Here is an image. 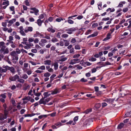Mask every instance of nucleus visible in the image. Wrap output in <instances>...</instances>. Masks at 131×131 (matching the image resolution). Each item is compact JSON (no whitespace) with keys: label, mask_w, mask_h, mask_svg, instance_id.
<instances>
[{"label":"nucleus","mask_w":131,"mask_h":131,"mask_svg":"<svg viewBox=\"0 0 131 131\" xmlns=\"http://www.w3.org/2000/svg\"><path fill=\"white\" fill-rule=\"evenodd\" d=\"M19 32L21 35L23 36H25L26 35V33L29 32H31L33 30V28L30 26L28 27L25 28L24 30L23 27L21 26L19 28Z\"/></svg>","instance_id":"f257e3e1"},{"label":"nucleus","mask_w":131,"mask_h":131,"mask_svg":"<svg viewBox=\"0 0 131 131\" xmlns=\"http://www.w3.org/2000/svg\"><path fill=\"white\" fill-rule=\"evenodd\" d=\"M6 48V46L4 42H0V51L1 52L3 53L4 54L8 53L9 52L8 49Z\"/></svg>","instance_id":"f03ea898"},{"label":"nucleus","mask_w":131,"mask_h":131,"mask_svg":"<svg viewBox=\"0 0 131 131\" xmlns=\"http://www.w3.org/2000/svg\"><path fill=\"white\" fill-rule=\"evenodd\" d=\"M9 112H4V114L0 113V121H3L7 118Z\"/></svg>","instance_id":"7ed1b4c3"},{"label":"nucleus","mask_w":131,"mask_h":131,"mask_svg":"<svg viewBox=\"0 0 131 131\" xmlns=\"http://www.w3.org/2000/svg\"><path fill=\"white\" fill-rule=\"evenodd\" d=\"M3 67L5 68H6L7 69V70H9L12 73H15V69L13 67H9L7 66H3Z\"/></svg>","instance_id":"20e7f679"},{"label":"nucleus","mask_w":131,"mask_h":131,"mask_svg":"<svg viewBox=\"0 0 131 131\" xmlns=\"http://www.w3.org/2000/svg\"><path fill=\"white\" fill-rule=\"evenodd\" d=\"M76 30V28L74 27H72L67 29L66 30V31H67V33L69 34H71L72 33V32H73Z\"/></svg>","instance_id":"39448f33"},{"label":"nucleus","mask_w":131,"mask_h":131,"mask_svg":"<svg viewBox=\"0 0 131 131\" xmlns=\"http://www.w3.org/2000/svg\"><path fill=\"white\" fill-rule=\"evenodd\" d=\"M80 61V59L78 58H75L72 60L69 64H70L73 65L74 64L78 63Z\"/></svg>","instance_id":"423d86ee"},{"label":"nucleus","mask_w":131,"mask_h":131,"mask_svg":"<svg viewBox=\"0 0 131 131\" xmlns=\"http://www.w3.org/2000/svg\"><path fill=\"white\" fill-rule=\"evenodd\" d=\"M19 77L18 76L17 74H16L14 77H10L9 78V79L10 80L12 81H15L16 80H18Z\"/></svg>","instance_id":"0eeeda50"},{"label":"nucleus","mask_w":131,"mask_h":131,"mask_svg":"<svg viewBox=\"0 0 131 131\" xmlns=\"http://www.w3.org/2000/svg\"><path fill=\"white\" fill-rule=\"evenodd\" d=\"M45 98H44V97H42L41 99H40V101H39V104H46V102H45V101H44V99Z\"/></svg>","instance_id":"6e6552de"},{"label":"nucleus","mask_w":131,"mask_h":131,"mask_svg":"<svg viewBox=\"0 0 131 131\" xmlns=\"http://www.w3.org/2000/svg\"><path fill=\"white\" fill-rule=\"evenodd\" d=\"M4 103V104L3 105V107L4 108V112H8L9 110H7V109H6L7 106L6 103Z\"/></svg>","instance_id":"1a4fd4ad"},{"label":"nucleus","mask_w":131,"mask_h":131,"mask_svg":"<svg viewBox=\"0 0 131 131\" xmlns=\"http://www.w3.org/2000/svg\"><path fill=\"white\" fill-rule=\"evenodd\" d=\"M128 117H131V111L126 113L124 116V118Z\"/></svg>","instance_id":"9d476101"},{"label":"nucleus","mask_w":131,"mask_h":131,"mask_svg":"<svg viewBox=\"0 0 131 131\" xmlns=\"http://www.w3.org/2000/svg\"><path fill=\"white\" fill-rule=\"evenodd\" d=\"M44 64L45 65H50L51 61L49 60H47L44 61Z\"/></svg>","instance_id":"9b49d317"},{"label":"nucleus","mask_w":131,"mask_h":131,"mask_svg":"<svg viewBox=\"0 0 131 131\" xmlns=\"http://www.w3.org/2000/svg\"><path fill=\"white\" fill-rule=\"evenodd\" d=\"M9 8L11 11H13L12 14L13 15L14 14H15V7L14 6H11L9 7Z\"/></svg>","instance_id":"f8f14e48"},{"label":"nucleus","mask_w":131,"mask_h":131,"mask_svg":"<svg viewBox=\"0 0 131 131\" xmlns=\"http://www.w3.org/2000/svg\"><path fill=\"white\" fill-rule=\"evenodd\" d=\"M16 19L15 18H13L11 20H7V21H8V22L9 23V24H13L14 22H15L16 21Z\"/></svg>","instance_id":"ddd939ff"},{"label":"nucleus","mask_w":131,"mask_h":131,"mask_svg":"<svg viewBox=\"0 0 131 131\" xmlns=\"http://www.w3.org/2000/svg\"><path fill=\"white\" fill-rule=\"evenodd\" d=\"M53 65L54 66V69L55 70H57L58 69V65L57 62L54 63Z\"/></svg>","instance_id":"4468645a"},{"label":"nucleus","mask_w":131,"mask_h":131,"mask_svg":"<svg viewBox=\"0 0 131 131\" xmlns=\"http://www.w3.org/2000/svg\"><path fill=\"white\" fill-rule=\"evenodd\" d=\"M111 34L108 33L107 34V37L105 38L103 40V41H106V40L109 39L110 37V36H111Z\"/></svg>","instance_id":"2eb2a0df"},{"label":"nucleus","mask_w":131,"mask_h":131,"mask_svg":"<svg viewBox=\"0 0 131 131\" xmlns=\"http://www.w3.org/2000/svg\"><path fill=\"white\" fill-rule=\"evenodd\" d=\"M125 1H122L120 2L119 5H118L117 7H122L123 6V4H125Z\"/></svg>","instance_id":"dca6fc26"},{"label":"nucleus","mask_w":131,"mask_h":131,"mask_svg":"<svg viewBox=\"0 0 131 131\" xmlns=\"http://www.w3.org/2000/svg\"><path fill=\"white\" fill-rule=\"evenodd\" d=\"M32 98V97L30 96H28L26 97L23 99L22 100H26L27 101H30L31 99Z\"/></svg>","instance_id":"f3484780"},{"label":"nucleus","mask_w":131,"mask_h":131,"mask_svg":"<svg viewBox=\"0 0 131 131\" xmlns=\"http://www.w3.org/2000/svg\"><path fill=\"white\" fill-rule=\"evenodd\" d=\"M7 71V69L6 68L3 69L2 68L0 67V73L5 72Z\"/></svg>","instance_id":"a211bd4d"},{"label":"nucleus","mask_w":131,"mask_h":131,"mask_svg":"<svg viewBox=\"0 0 131 131\" xmlns=\"http://www.w3.org/2000/svg\"><path fill=\"white\" fill-rule=\"evenodd\" d=\"M124 124L123 123H121L119 124L118 125L117 127V128L118 129H122L124 126Z\"/></svg>","instance_id":"6ab92c4d"},{"label":"nucleus","mask_w":131,"mask_h":131,"mask_svg":"<svg viewBox=\"0 0 131 131\" xmlns=\"http://www.w3.org/2000/svg\"><path fill=\"white\" fill-rule=\"evenodd\" d=\"M92 111V109L91 108L88 109L84 112L83 113H85L86 114H88L90 112H91Z\"/></svg>","instance_id":"aec40b11"},{"label":"nucleus","mask_w":131,"mask_h":131,"mask_svg":"<svg viewBox=\"0 0 131 131\" xmlns=\"http://www.w3.org/2000/svg\"><path fill=\"white\" fill-rule=\"evenodd\" d=\"M9 2L8 1H6L4 2H3L2 3V5L7 6L9 5Z\"/></svg>","instance_id":"412c9836"},{"label":"nucleus","mask_w":131,"mask_h":131,"mask_svg":"<svg viewBox=\"0 0 131 131\" xmlns=\"http://www.w3.org/2000/svg\"><path fill=\"white\" fill-rule=\"evenodd\" d=\"M18 55L17 54L15 56H12V59L13 60H16V61H17L18 59Z\"/></svg>","instance_id":"4be33fe9"},{"label":"nucleus","mask_w":131,"mask_h":131,"mask_svg":"<svg viewBox=\"0 0 131 131\" xmlns=\"http://www.w3.org/2000/svg\"><path fill=\"white\" fill-rule=\"evenodd\" d=\"M112 52L113 53V54H115L116 53L117 54L118 53V49L115 48L114 49L112 50Z\"/></svg>","instance_id":"5701e85b"},{"label":"nucleus","mask_w":131,"mask_h":131,"mask_svg":"<svg viewBox=\"0 0 131 131\" xmlns=\"http://www.w3.org/2000/svg\"><path fill=\"white\" fill-rule=\"evenodd\" d=\"M78 116H76L75 117H74V118L73 119V121H74V122L73 123L72 125H74L76 123H75V122H76L77 121H78Z\"/></svg>","instance_id":"b1692460"},{"label":"nucleus","mask_w":131,"mask_h":131,"mask_svg":"<svg viewBox=\"0 0 131 131\" xmlns=\"http://www.w3.org/2000/svg\"><path fill=\"white\" fill-rule=\"evenodd\" d=\"M97 64L98 65H101L102 66L101 67L103 66H105V63H104L103 62H98L97 63Z\"/></svg>","instance_id":"393cba45"},{"label":"nucleus","mask_w":131,"mask_h":131,"mask_svg":"<svg viewBox=\"0 0 131 131\" xmlns=\"http://www.w3.org/2000/svg\"><path fill=\"white\" fill-rule=\"evenodd\" d=\"M36 23L38 24L39 26H41V20L40 19H38L37 20V22H36Z\"/></svg>","instance_id":"a878e982"},{"label":"nucleus","mask_w":131,"mask_h":131,"mask_svg":"<svg viewBox=\"0 0 131 131\" xmlns=\"http://www.w3.org/2000/svg\"><path fill=\"white\" fill-rule=\"evenodd\" d=\"M6 93H5L4 94H1L0 95V97L5 99L6 98Z\"/></svg>","instance_id":"bb28decb"},{"label":"nucleus","mask_w":131,"mask_h":131,"mask_svg":"<svg viewBox=\"0 0 131 131\" xmlns=\"http://www.w3.org/2000/svg\"><path fill=\"white\" fill-rule=\"evenodd\" d=\"M10 54L12 57L13 56H15L17 54L15 51H13L10 52Z\"/></svg>","instance_id":"cd10ccee"},{"label":"nucleus","mask_w":131,"mask_h":131,"mask_svg":"<svg viewBox=\"0 0 131 131\" xmlns=\"http://www.w3.org/2000/svg\"><path fill=\"white\" fill-rule=\"evenodd\" d=\"M43 95H44V98H46L47 97H48L50 95V94H48V93L47 92H45L43 94Z\"/></svg>","instance_id":"c85d7f7f"},{"label":"nucleus","mask_w":131,"mask_h":131,"mask_svg":"<svg viewBox=\"0 0 131 131\" xmlns=\"http://www.w3.org/2000/svg\"><path fill=\"white\" fill-rule=\"evenodd\" d=\"M59 92L58 90L56 89H55L51 93V94L52 95H53L57 94Z\"/></svg>","instance_id":"c756f323"},{"label":"nucleus","mask_w":131,"mask_h":131,"mask_svg":"<svg viewBox=\"0 0 131 131\" xmlns=\"http://www.w3.org/2000/svg\"><path fill=\"white\" fill-rule=\"evenodd\" d=\"M101 106V104L100 103H97L95 105V107L96 109H98Z\"/></svg>","instance_id":"7c9ffc66"},{"label":"nucleus","mask_w":131,"mask_h":131,"mask_svg":"<svg viewBox=\"0 0 131 131\" xmlns=\"http://www.w3.org/2000/svg\"><path fill=\"white\" fill-rule=\"evenodd\" d=\"M40 42L43 43H45L47 42V40L45 39H42L41 40Z\"/></svg>","instance_id":"2f4dec72"},{"label":"nucleus","mask_w":131,"mask_h":131,"mask_svg":"<svg viewBox=\"0 0 131 131\" xmlns=\"http://www.w3.org/2000/svg\"><path fill=\"white\" fill-rule=\"evenodd\" d=\"M115 10V9L114 8H113L112 9L111 8H109L107 9L106 10V11L107 12H109V11H110V12H113Z\"/></svg>","instance_id":"473e14b6"},{"label":"nucleus","mask_w":131,"mask_h":131,"mask_svg":"<svg viewBox=\"0 0 131 131\" xmlns=\"http://www.w3.org/2000/svg\"><path fill=\"white\" fill-rule=\"evenodd\" d=\"M74 48L75 49L80 50L81 48V47L79 45L77 44L75 46Z\"/></svg>","instance_id":"72a5a7b5"},{"label":"nucleus","mask_w":131,"mask_h":131,"mask_svg":"<svg viewBox=\"0 0 131 131\" xmlns=\"http://www.w3.org/2000/svg\"><path fill=\"white\" fill-rule=\"evenodd\" d=\"M34 38L33 37H30L28 39V42L29 43L32 42L34 41Z\"/></svg>","instance_id":"f704fd0d"},{"label":"nucleus","mask_w":131,"mask_h":131,"mask_svg":"<svg viewBox=\"0 0 131 131\" xmlns=\"http://www.w3.org/2000/svg\"><path fill=\"white\" fill-rule=\"evenodd\" d=\"M36 33L37 35L38 36H41L42 37V36H44V35L40 33V32L38 31L36 32Z\"/></svg>","instance_id":"c9c22d12"},{"label":"nucleus","mask_w":131,"mask_h":131,"mask_svg":"<svg viewBox=\"0 0 131 131\" xmlns=\"http://www.w3.org/2000/svg\"><path fill=\"white\" fill-rule=\"evenodd\" d=\"M69 52L71 53L74 54L75 53L74 49V48H73L71 49H70Z\"/></svg>","instance_id":"e433bc0d"},{"label":"nucleus","mask_w":131,"mask_h":131,"mask_svg":"<svg viewBox=\"0 0 131 131\" xmlns=\"http://www.w3.org/2000/svg\"><path fill=\"white\" fill-rule=\"evenodd\" d=\"M115 100L114 99H107V102H108L110 103H112Z\"/></svg>","instance_id":"4c0bfd02"},{"label":"nucleus","mask_w":131,"mask_h":131,"mask_svg":"<svg viewBox=\"0 0 131 131\" xmlns=\"http://www.w3.org/2000/svg\"><path fill=\"white\" fill-rule=\"evenodd\" d=\"M69 36V35L67 34H64L62 35L61 37L63 38H66L68 37Z\"/></svg>","instance_id":"58836bf2"},{"label":"nucleus","mask_w":131,"mask_h":131,"mask_svg":"<svg viewBox=\"0 0 131 131\" xmlns=\"http://www.w3.org/2000/svg\"><path fill=\"white\" fill-rule=\"evenodd\" d=\"M102 2H101L99 3V4H98V9L99 10H101V8L102 7Z\"/></svg>","instance_id":"ea45409f"},{"label":"nucleus","mask_w":131,"mask_h":131,"mask_svg":"<svg viewBox=\"0 0 131 131\" xmlns=\"http://www.w3.org/2000/svg\"><path fill=\"white\" fill-rule=\"evenodd\" d=\"M42 38H45L48 39H50V37L48 36H47L46 34L45 35V36H42Z\"/></svg>","instance_id":"a19ab883"},{"label":"nucleus","mask_w":131,"mask_h":131,"mask_svg":"<svg viewBox=\"0 0 131 131\" xmlns=\"http://www.w3.org/2000/svg\"><path fill=\"white\" fill-rule=\"evenodd\" d=\"M51 41L53 42H55L58 41V40L56 38H53L52 39Z\"/></svg>","instance_id":"79ce46f5"},{"label":"nucleus","mask_w":131,"mask_h":131,"mask_svg":"<svg viewBox=\"0 0 131 131\" xmlns=\"http://www.w3.org/2000/svg\"><path fill=\"white\" fill-rule=\"evenodd\" d=\"M69 24H73L74 23V22L71 19H69L67 20Z\"/></svg>","instance_id":"37998d69"},{"label":"nucleus","mask_w":131,"mask_h":131,"mask_svg":"<svg viewBox=\"0 0 131 131\" xmlns=\"http://www.w3.org/2000/svg\"><path fill=\"white\" fill-rule=\"evenodd\" d=\"M18 81L20 83H24L25 81L24 80L22 79H20L19 78Z\"/></svg>","instance_id":"c03bdc74"},{"label":"nucleus","mask_w":131,"mask_h":131,"mask_svg":"<svg viewBox=\"0 0 131 131\" xmlns=\"http://www.w3.org/2000/svg\"><path fill=\"white\" fill-rule=\"evenodd\" d=\"M92 64L90 62L86 61L85 62V67L86 66H90Z\"/></svg>","instance_id":"a18cd8bd"},{"label":"nucleus","mask_w":131,"mask_h":131,"mask_svg":"<svg viewBox=\"0 0 131 131\" xmlns=\"http://www.w3.org/2000/svg\"><path fill=\"white\" fill-rule=\"evenodd\" d=\"M21 52V49L20 50L18 48H17L16 49V53L18 54H20Z\"/></svg>","instance_id":"49530a36"},{"label":"nucleus","mask_w":131,"mask_h":131,"mask_svg":"<svg viewBox=\"0 0 131 131\" xmlns=\"http://www.w3.org/2000/svg\"><path fill=\"white\" fill-rule=\"evenodd\" d=\"M92 31V30L89 29L85 33V35H88L90 34Z\"/></svg>","instance_id":"de8ad7c7"},{"label":"nucleus","mask_w":131,"mask_h":131,"mask_svg":"<svg viewBox=\"0 0 131 131\" xmlns=\"http://www.w3.org/2000/svg\"><path fill=\"white\" fill-rule=\"evenodd\" d=\"M28 77L26 74H24L22 77H21V78H22L24 79H26L28 78Z\"/></svg>","instance_id":"09e8293b"},{"label":"nucleus","mask_w":131,"mask_h":131,"mask_svg":"<svg viewBox=\"0 0 131 131\" xmlns=\"http://www.w3.org/2000/svg\"><path fill=\"white\" fill-rule=\"evenodd\" d=\"M21 87L22 85L20 83H18L16 85V87L17 88L19 89H21Z\"/></svg>","instance_id":"8fccbe9b"},{"label":"nucleus","mask_w":131,"mask_h":131,"mask_svg":"<svg viewBox=\"0 0 131 131\" xmlns=\"http://www.w3.org/2000/svg\"><path fill=\"white\" fill-rule=\"evenodd\" d=\"M39 40L38 38L34 39V42L35 43H37L39 42Z\"/></svg>","instance_id":"3c124183"},{"label":"nucleus","mask_w":131,"mask_h":131,"mask_svg":"<svg viewBox=\"0 0 131 131\" xmlns=\"http://www.w3.org/2000/svg\"><path fill=\"white\" fill-rule=\"evenodd\" d=\"M80 63L81 64L82 66L85 67V62H84L83 60L81 61Z\"/></svg>","instance_id":"603ef678"},{"label":"nucleus","mask_w":131,"mask_h":131,"mask_svg":"<svg viewBox=\"0 0 131 131\" xmlns=\"http://www.w3.org/2000/svg\"><path fill=\"white\" fill-rule=\"evenodd\" d=\"M55 125H56L57 126H60L62 125V123L60 122H58L57 123L55 124Z\"/></svg>","instance_id":"864d4df0"},{"label":"nucleus","mask_w":131,"mask_h":131,"mask_svg":"<svg viewBox=\"0 0 131 131\" xmlns=\"http://www.w3.org/2000/svg\"><path fill=\"white\" fill-rule=\"evenodd\" d=\"M63 41H67L66 42H65L64 45V46H68L69 44V43L66 40H63Z\"/></svg>","instance_id":"5fc2aeb1"},{"label":"nucleus","mask_w":131,"mask_h":131,"mask_svg":"<svg viewBox=\"0 0 131 131\" xmlns=\"http://www.w3.org/2000/svg\"><path fill=\"white\" fill-rule=\"evenodd\" d=\"M24 47L25 49H30V47L29 46V44L24 46Z\"/></svg>","instance_id":"6e6d98bb"},{"label":"nucleus","mask_w":131,"mask_h":131,"mask_svg":"<svg viewBox=\"0 0 131 131\" xmlns=\"http://www.w3.org/2000/svg\"><path fill=\"white\" fill-rule=\"evenodd\" d=\"M31 52L33 53H36L37 52V50L36 49H32L31 50Z\"/></svg>","instance_id":"4d7b16f0"},{"label":"nucleus","mask_w":131,"mask_h":131,"mask_svg":"<svg viewBox=\"0 0 131 131\" xmlns=\"http://www.w3.org/2000/svg\"><path fill=\"white\" fill-rule=\"evenodd\" d=\"M89 61H94L96 60V58H92L91 59H89Z\"/></svg>","instance_id":"13d9d810"},{"label":"nucleus","mask_w":131,"mask_h":131,"mask_svg":"<svg viewBox=\"0 0 131 131\" xmlns=\"http://www.w3.org/2000/svg\"><path fill=\"white\" fill-rule=\"evenodd\" d=\"M80 56V55L79 54H75L73 56V58H78Z\"/></svg>","instance_id":"bf43d9fd"},{"label":"nucleus","mask_w":131,"mask_h":131,"mask_svg":"<svg viewBox=\"0 0 131 131\" xmlns=\"http://www.w3.org/2000/svg\"><path fill=\"white\" fill-rule=\"evenodd\" d=\"M45 67L44 66H42L40 67L38 69H41V70H45Z\"/></svg>","instance_id":"052dcab7"},{"label":"nucleus","mask_w":131,"mask_h":131,"mask_svg":"<svg viewBox=\"0 0 131 131\" xmlns=\"http://www.w3.org/2000/svg\"><path fill=\"white\" fill-rule=\"evenodd\" d=\"M15 39L18 40H19L20 39V37L19 35H15Z\"/></svg>","instance_id":"680f3d73"},{"label":"nucleus","mask_w":131,"mask_h":131,"mask_svg":"<svg viewBox=\"0 0 131 131\" xmlns=\"http://www.w3.org/2000/svg\"><path fill=\"white\" fill-rule=\"evenodd\" d=\"M25 2L26 5L28 6H30L29 3L28 1V0H26L25 1Z\"/></svg>","instance_id":"e2e57ef3"},{"label":"nucleus","mask_w":131,"mask_h":131,"mask_svg":"<svg viewBox=\"0 0 131 131\" xmlns=\"http://www.w3.org/2000/svg\"><path fill=\"white\" fill-rule=\"evenodd\" d=\"M71 42L72 43H74L76 42V39L75 38H73L71 39Z\"/></svg>","instance_id":"0e129e2a"},{"label":"nucleus","mask_w":131,"mask_h":131,"mask_svg":"<svg viewBox=\"0 0 131 131\" xmlns=\"http://www.w3.org/2000/svg\"><path fill=\"white\" fill-rule=\"evenodd\" d=\"M83 16L79 15L77 17V18L78 19L80 20L83 18Z\"/></svg>","instance_id":"69168bd1"},{"label":"nucleus","mask_w":131,"mask_h":131,"mask_svg":"<svg viewBox=\"0 0 131 131\" xmlns=\"http://www.w3.org/2000/svg\"><path fill=\"white\" fill-rule=\"evenodd\" d=\"M98 24L97 23H94L92 25V27L93 28H95L98 26Z\"/></svg>","instance_id":"338daca9"},{"label":"nucleus","mask_w":131,"mask_h":131,"mask_svg":"<svg viewBox=\"0 0 131 131\" xmlns=\"http://www.w3.org/2000/svg\"><path fill=\"white\" fill-rule=\"evenodd\" d=\"M128 10V8L127 7H126L124 8L123 10V11L124 13H125Z\"/></svg>","instance_id":"774afa93"}]
</instances>
